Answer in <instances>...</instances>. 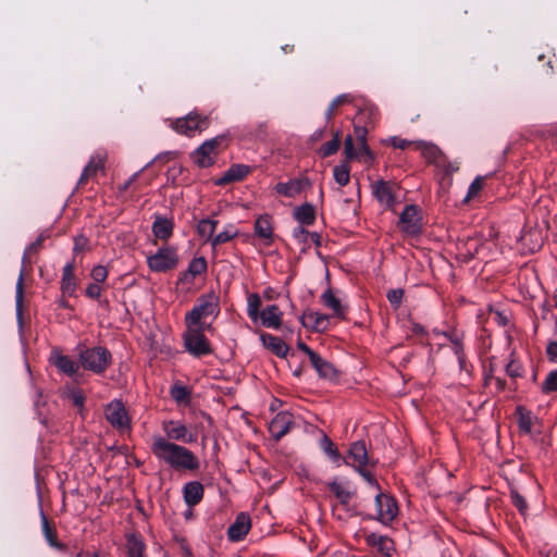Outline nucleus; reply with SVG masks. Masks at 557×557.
Returning <instances> with one entry per match:
<instances>
[{
  "label": "nucleus",
  "instance_id": "1",
  "mask_svg": "<svg viewBox=\"0 0 557 557\" xmlns=\"http://www.w3.org/2000/svg\"><path fill=\"white\" fill-rule=\"evenodd\" d=\"M151 451L158 460L177 471H196L200 467L198 457L190 449L161 435L153 436Z\"/></svg>",
  "mask_w": 557,
  "mask_h": 557
},
{
  "label": "nucleus",
  "instance_id": "2",
  "mask_svg": "<svg viewBox=\"0 0 557 557\" xmlns=\"http://www.w3.org/2000/svg\"><path fill=\"white\" fill-rule=\"evenodd\" d=\"M220 313V300L213 293L201 295L197 298L195 306L185 315V325L207 326V318H216Z\"/></svg>",
  "mask_w": 557,
  "mask_h": 557
},
{
  "label": "nucleus",
  "instance_id": "3",
  "mask_svg": "<svg viewBox=\"0 0 557 557\" xmlns=\"http://www.w3.org/2000/svg\"><path fill=\"white\" fill-rule=\"evenodd\" d=\"M79 367L95 374H103L112 364V354L103 346L85 348L78 354Z\"/></svg>",
  "mask_w": 557,
  "mask_h": 557
},
{
  "label": "nucleus",
  "instance_id": "4",
  "mask_svg": "<svg viewBox=\"0 0 557 557\" xmlns=\"http://www.w3.org/2000/svg\"><path fill=\"white\" fill-rule=\"evenodd\" d=\"M211 330V323L207 326L186 325V331L183 333V342L186 351L197 358L210 355L212 352V348L210 342L205 335V331Z\"/></svg>",
  "mask_w": 557,
  "mask_h": 557
},
{
  "label": "nucleus",
  "instance_id": "5",
  "mask_svg": "<svg viewBox=\"0 0 557 557\" xmlns=\"http://www.w3.org/2000/svg\"><path fill=\"white\" fill-rule=\"evenodd\" d=\"M209 124L210 120L208 116H201L198 113H188L184 117L176 119L171 125L176 133L193 137L197 133L207 129Z\"/></svg>",
  "mask_w": 557,
  "mask_h": 557
},
{
  "label": "nucleus",
  "instance_id": "6",
  "mask_svg": "<svg viewBox=\"0 0 557 557\" xmlns=\"http://www.w3.org/2000/svg\"><path fill=\"white\" fill-rule=\"evenodd\" d=\"M178 257L172 247H164L147 258L148 267L153 272H166L177 265Z\"/></svg>",
  "mask_w": 557,
  "mask_h": 557
},
{
  "label": "nucleus",
  "instance_id": "7",
  "mask_svg": "<svg viewBox=\"0 0 557 557\" xmlns=\"http://www.w3.org/2000/svg\"><path fill=\"white\" fill-rule=\"evenodd\" d=\"M224 140V137L218 136L206 140L193 153L191 159L200 168H208L214 163L218 146Z\"/></svg>",
  "mask_w": 557,
  "mask_h": 557
},
{
  "label": "nucleus",
  "instance_id": "8",
  "mask_svg": "<svg viewBox=\"0 0 557 557\" xmlns=\"http://www.w3.org/2000/svg\"><path fill=\"white\" fill-rule=\"evenodd\" d=\"M104 416L113 428L121 431L129 430L131 420L121 400L115 399L108 404L104 409Z\"/></svg>",
  "mask_w": 557,
  "mask_h": 557
},
{
  "label": "nucleus",
  "instance_id": "9",
  "mask_svg": "<svg viewBox=\"0 0 557 557\" xmlns=\"http://www.w3.org/2000/svg\"><path fill=\"white\" fill-rule=\"evenodd\" d=\"M376 519L387 525L389 524L398 512V507L393 497L382 492L375 494Z\"/></svg>",
  "mask_w": 557,
  "mask_h": 557
},
{
  "label": "nucleus",
  "instance_id": "10",
  "mask_svg": "<svg viewBox=\"0 0 557 557\" xmlns=\"http://www.w3.org/2000/svg\"><path fill=\"white\" fill-rule=\"evenodd\" d=\"M49 362L57 370L71 377L75 376L79 371V361L76 362L70 356L64 355L60 348H53L49 356Z\"/></svg>",
  "mask_w": 557,
  "mask_h": 557
},
{
  "label": "nucleus",
  "instance_id": "11",
  "mask_svg": "<svg viewBox=\"0 0 557 557\" xmlns=\"http://www.w3.org/2000/svg\"><path fill=\"white\" fill-rule=\"evenodd\" d=\"M162 429L166 435L165 438L170 442L180 441L189 444L196 441V436L190 433L187 426L181 421H163Z\"/></svg>",
  "mask_w": 557,
  "mask_h": 557
},
{
  "label": "nucleus",
  "instance_id": "12",
  "mask_svg": "<svg viewBox=\"0 0 557 557\" xmlns=\"http://www.w3.org/2000/svg\"><path fill=\"white\" fill-rule=\"evenodd\" d=\"M366 544L374 549L375 557H392L395 545L392 539L374 532L368 533L364 537Z\"/></svg>",
  "mask_w": 557,
  "mask_h": 557
},
{
  "label": "nucleus",
  "instance_id": "13",
  "mask_svg": "<svg viewBox=\"0 0 557 557\" xmlns=\"http://www.w3.org/2000/svg\"><path fill=\"white\" fill-rule=\"evenodd\" d=\"M420 220L418 208L413 205L406 206L399 216L400 230L408 235H418L421 232Z\"/></svg>",
  "mask_w": 557,
  "mask_h": 557
},
{
  "label": "nucleus",
  "instance_id": "14",
  "mask_svg": "<svg viewBox=\"0 0 557 557\" xmlns=\"http://www.w3.org/2000/svg\"><path fill=\"white\" fill-rule=\"evenodd\" d=\"M372 194L384 208L392 209L395 205V185L391 182L379 180L371 185Z\"/></svg>",
  "mask_w": 557,
  "mask_h": 557
},
{
  "label": "nucleus",
  "instance_id": "15",
  "mask_svg": "<svg viewBox=\"0 0 557 557\" xmlns=\"http://www.w3.org/2000/svg\"><path fill=\"white\" fill-rule=\"evenodd\" d=\"M413 149L420 151L429 163H433L437 168H444L446 165V156L436 145L423 140H416Z\"/></svg>",
  "mask_w": 557,
  "mask_h": 557
},
{
  "label": "nucleus",
  "instance_id": "16",
  "mask_svg": "<svg viewBox=\"0 0 557 557\" xmlns=\"http://www.w3.org/2000/svg\"><path fill=\"white\" fill-rule=\"evenodd\" d=\"M107 157L108 154L103 150L97 151L95 154H92L82 172V175L78 180V185H85L90 178H94L97 173L104 172Z\"/></svg>",
  "mask_w": 557,
  "mask_h": 557
},
{
  "label": "nucleus",
  "instance_id": "17",
  "mask_svg": "<svg viewBox=\"0 0 557 557\" xmlns=\"http://www.w3.org/2000/svg\"><path fill=\"white\" fill-rule=\"evenodd\" d=\"M293 424V417L289 412H278L269 423V432L276 441L286 435Z\"/></svg>",
  "mask_w": 557,
  "mask_h": 557
},
{
  "label": "nucleus",
  "instance_id": "18",
  "mask_svg": "<svg viewBox=\"0 0 557 557\" xmlns=\"http://www.w3.org/2000/svg\"><path fill=\"white\" fill-rule=\"evenodd\" d=\"M346 462L356 470L367 467L369 457L364 442L358 441L350 445Z\"/></svg>",
  "mask_w": 557,
  "mask_h": 557
},
{
  "label": "nucleus",
  "instance_id": "19",
  "mask_svg": "<svg viewBox=\"0 0 557 557\" xmlns=\"http://www.w3.org/2000/svg\"><path fill=\"white\" fill-rule=\"evenodd\" d=\"M310 186L307 177L293 178L286 183H277L274 187L275 191L282 196L294 198L299 195L306 187Z\"/></svg>",
  "mask_w": 557,
  "mask_h": 557
},
{
  "label": "nucleus",
  "instance_id": "20",
  "mask_svg": "<svg viewBox=\"0 0 557 557\" xmlns=\"http://www.w3.org/2000/svg\"><path fill=\"white\" fill-rule=\"evenodd\" d=\"M250 527V517L245 512L238 513L235 521L230 525L227 530L228 539L234 542L243 540L249 532Z\"/></svg>",
  "mask_w": 557,
  "mask_h": 557
},
{
  "label": "nucleus",
  "instance_id": "21",
  "mask_svg": "<svg viewBox=\"0 0 557 557\" xmlns=\"http://www.w3.org/2000/svg\"><path fill=\"white\" fill-rule=\"evenodd\" d=\"M74 262H67L62 269L61 293L63 296H74L77 287V280L74 274Z\"/></svg>",
  "mask_w": 557,
  "mask_h": 557
},
{
  "label": "nucleus",
  "instance_id": "22",
  "mask_svg": "<svg viewBox=\"0 0 557 557\" xmlns=\"http://www.w3.org/2000/svg\"><path fill=\"white\" fill-rule=\"evenodd\" d=\"M283 313L276 305H270L261 310L259 319L264 327L277 330L282 325Z\"/></svg>",
  "mask_w": 557,
  "mask_h": 557
},
{
  "label": "nucleus",
  "instance_id": "23",
  "mask_svg": "<svg viewBox=\"0 0 557 557\" xmlns=\"http://www.w3.org/2000/svg\"><path fill=\"white\" fill-rule=\"evenodd\" d=\"M250 173V168L245 164H233L230 169L215 181V184L223 186L233 182L244 180Z\"/></svg>",
  "mask_w": 557,
  "mask_h": 557
},
{
  "label": "nucleus",
  "instance_id": "24",
  "mask_svg": "<svg viewBox=\"0 0 557 557\" xmlns=\"http://www.w3.org/2000/svg\"><path fill=\"white\" fill-rule=\"evenodd\" d=\"M344 153L348 160L362 156H367L369 159L373 158L367 143H358L357 148H355L351 135H347L344 140Z\"/></svg>",
  "mask_w": 557,
  "mask_h": 557
},
{
  "label": "nucleus",
  "instance_id": "25",
  "mask_svg": "<svg viewBox=\"0 0 557 557\" xmlns=\"http://www.w3.org/2000/svg\"><path fill=\"white\" fill-rule=\"evenodd\" d=\"M301 323L313 331H324L327 327L329 318L325 314L309 311L302 314Z\"/></svg>",
  "mask_w": 557,
  "mask_h": 557
},
{
  "label": "nucleus",
  "instance_id": "26",
  "mask_svg": "<svg viewBox=\"0 0 557 557\" xmlns=\"http://www.w3.org/2000/svg\"><path fill=\"white\" fill-rule=\"evenodd\" d=\"M126 539V552L128 557H144L146 545L144 539L138 533H127Z\"/></svg>",
  "mask_w": 557,
  "mask_h": 557
},
{
  "label": "nucleus",
  "instance_id": "27",
  "mask_svg": "<svg viewBox=\"0 0 557 557\" xmlns=\"http://www.w3.org/2000/svg\"><path fill=\"white\" fill-rule=\"evenodd\" d=\"M174 223L172 220L163 216H157L152 223L153 235L162 240H168L173 234Z\"/></svg>",
  "mask_w": 557,
  "mask_h": 557
},
{
  "label": "nucleus",
  "instance_id": "28",
  "mask_svg": "<svg viewBox=\"0 0 557 557\" xmlns=\"http://www.w3.org/2000/svg\"><path fill=\"white\" fill-rule=\"evenodd\" d=\"M310 362L321 377L334 379L336 376V370L333 364L323 359L319 354H311Z\"/></svg>",
  "mask_w": 557,
  "mask_h": 557
},
{
  "label": "nucleus",
  "instance_id": "29",
  "mask_svg": "<svg viewBox=\"0 0 557 557\" xmlns=\"http://www.w3.org/2000/svg\"><path fill=\"white\" fill-rule=\"evenodd\" d=\"M293 216L300 225L309 226L315 222V209L311 203L306 202L295 208Z\"/></svg>",
  "mask_w": 557,
  "mask_h": 557
},
{
  "label": "nucleus",
  "instance_id": "30",
  "mask_svg": "<svg viewBox=\"0 0 557 557\" xmlns=\"http://www.w3.org/2000/svg\"><path fill=\"white\" fill-rule=\"evenodd\" d=\"M203 497V486L200 482H189L184 486V499L188 506H195Z\"/></svg>",
  "mask_w": 557,
  "mask_h": 557
},
{
  "label": "nucleus",
  "instance_id": "31",
  "mask_svg": "<svg viewBox=\"0 0 557 557\" xmlns=\"http://www.w3.org/2000/svg\"><path fill=\"white\" fill-rule=\"evenodd\" d=\"M327 486L343 506H347L354 497L355 493L349 490L347 483L334 480L330 482Z\"/></svg>",
  "mask_w": 557,
  "mask_h": 557
},
{
  "label": "nucleus",
  "instance_id": "32",
  "mask_svg": "<svg viewBox=\"0 0 557 557\" xmlns=\"http://www.w3.org/2000/svg\"><path fill=\"white\" fill-rule=\"evenodd\" d=\"M516 414L518 418L519 431L523 434H530L534 422L537 420L536 417L522 406L517 407Z\"/></svg>",
  "mask_w": 557,
  "mask_h": 557
},
{
  "label": "nucleus",
  "instance_id": "33",
  "mask_svg": "<svg viewBox=\"0 0 557 557\" xmlns=\"http://www.w3.org/2000/svg\"><path fill=\"white\" fill-rule=\"evenodd\" d=\"M170 396L177 405L188 406L191 401V391L180 382L171 386Z\"/></svg>",
  "mask_w": 557,
  "mask_h": 557
},
{
  "label": "nucleus",
  "instance_id": "34",
  "mask_svg": "<svg viewBox=\"0 0 557 557\" xmlns=\"http://www.w3.org/2000/svg\"><path fill=\"white\" fill-rule=\"evenodd\" d=\"M321 300L326 308L333 311L334 315L338 318L345 317L346 308L342 305L341 300L334 295L332 289L325 290L321 296Z\"/></svg>",
  "mask_w": 557,
  "mask_h": 557
},
{
  "label": "nucleus",
  "instance_id": "35",
  "mask_svg": "<svg viewBox=\"0 0 557 557\" xmlns=\"http://www.w3.org/2000/svg\"><path fill=\"white\" fill-rule=\"evenodd\" d=\"M262 343L265 347L271 349L278 357H286L288 352V346L278 337L271 334L261 335Z\"/></svg>",
  "mask_w": 557,
  "mask_h": 557
},
{
  "label": "nucleus",
  "instance_id": "36",
  "mask_svg": "<svg viewBox=\"0 0 557 557\" xmlns=\"http://www.w3.org/2000/svg\"><path fill=\"white\" fill-rule=\"evenodd\" d=\"M255 233L258 237L269 242L273 238V226L271 216L268 214L261 215L256 220Z\"/></svg>",
  "mask_w": 557,
  "mask_h": 557
},
{
  "label": "nucleus",
  "instance_id": "37",
  "mask_svg": "<svg viewBox=\"0 0 557 557\" xmlns=\"http://www.w3.org/2000/svg\"><path fill=\"white\" fill-rule=\"evenodd\" d=\"M62 397L69 400L72 406L77 408L79 412H83L86 401V396L79 387H66L62 393Z\"/></svg>",
  "mask_w": 557,
  "mask_h": 557
},
{
  "label": "nucleus",
  "instance_id": "38",
  "mask_svg": "<svg viewBox=\"0 0 557 557\" xmlns=\"http://www.w3.org/2000/svg\"><path fill=\"white\" fill-rule=\"evenodd\" d=\"M206 271H207V261H206V259L203 257L194 258L190 261L187 271L183 274L182 281L190 282L197 275L206 273Z\"/></svg>",
  "mask_w": 557,
  "mask_h": 557
},
{
  "label": "nucleus",
  "instance_id": "39",
  "mask_svg": "<svg viewBox=\"0 0 557 557\" xmlns=\"http://www.w3.org/2000/svg\"><path fill=\"white\" fill-rule=\"evenodd\" d=\"M41 524H42V533L51 547H54L59 550H64L65 545L58 541L57 531L53 527L50 525L47 517L45 515L41 516Z\"/></svg>",
  "mask_w": 557,
  "mask_h": 557
},
{
  "label": "nucleus",
  "instance_id": "40",
  "mask_svg": "<svg viewBox=\"0 0 557 557\" xmlns=\"http://www.w3.org/2000/svg\"><path fill=\"white\" fill-rule=\"evenodd\" d=\"M444 336L451 343V349L457 357L460 369H465L466 356L463 352V346L461 338L455 333H444Z\"/></svg>",
  "mask_w": 557,
  "mask_h": 557
},
{
  "label": "nucleus",
  "instance_id": "41",
  "mask_svg": "<svg viewBox=\"0 0 557 557\" xmlns=\"http://www.w3.org/2000/svg\"><path fill=\"white\" fill-rule=\"evenodd\" d=\"M334 181L339 187L346 186L350 181V169L347 163H341L333 168Z\"/></svg>",
  "mask_w": 557,
  "mask_h": 557
},
{
  "label": "nucleus",
  "instance_id": "42",
  "mask_svg": "<svg viewBox=\"0 0 557 557\" xmlns=\"http://www.w3.org/2000/svg\"><path fill=\"white\" fill-rule=\"evenodd\" d=\"M341 146V133L336 131L333 138L323 144L319 150L321 157L326 158L337 152Z\"/></svg>",
  "mask_w": 557,
  "mask_h": 557
},
{
  "label": "nucleus",
  "instance_id": "43",
  "mask_svg": "<svg viewBox=\"0 0 557 557\" xmlns=\"http://www.w3.org/2000/svg\"><path fill=\"white\" fill-rule=\"evenodd\" d=\"M261 299L256 293L249 294L247 297V313L252 321H257L260 315Z\"/></svg>",
  "mask_w": 557,
  "mask_h": 557
},
{
  "label": "nucleus",
  "instance_id": "44",
  "mask_svg": "<svg viewBox=\"0 0 557 557\" xmlns=\"http://www.w3.org/2000/svg\"><path fill=\"white\" fill-rule=\"evenodd\" d=\"M216 224L214 220L203 219L198 223L197 232L201 237L212 240Z\"/></svg>",
  "mask_w": 557,
  "mask_h": 557
},
{
  "label": "nucleus",
  "instance_id": "45",
  "mask_svg": "<svg viewBox=\"0 0 557 557\" xmlns=\"http://www.w3.org/2000/svg\"><path fill=\"white\" fill-rule=\"evenodd\" d=\"M24 273L23 269L20 272L18 280L16 282V293H15V305H16V313L18 317L23 313V299H24V287H23Z\"/></svg>",
  "mask_w": 557,
  "mask_h": 557
},
{
  "label": "nucleus",
  "instance_id": "46",
  "mask_svg": "<svg viewBox=\"0 0 557 557\" xmlns=\"http://www.w3.org/2000/svg\"><path fill=\"white\" fill-rule=\"evenodd\" d=\"M237 235V231L234 226L230 225L226 230L223 232H220L218 235H215L212 238V246L215 247L218 245H222L224 243L230 242Z\"/></svg>",
  "mask_w": 557,
  "mask_h": 557
},
{
  "label": "nucleus",
  "instance_id": "47",
  "mask_svg": "<svg viewBox=\"0 0 557 557\" xmlns=\"http://www.w3.org/2000/svg\"><path fill=\"white\" fill-rule=\"evenodd\" d=\"M544 394H550L557 391V370L550 371L541 385Z\"/></svg>",
  "mask_w": 557,
  "mask_h": 557
},
{
  "label": "nucleus",
  "instance_id": "48",
  "mask_svg": "<svg viewBox=\"0 0 557 557\" xmlns=\"http://www.w3.org/2000/svg\"><path fill=\"white\" fill-rule=\"evenodd\" d=\"M483 185H484V176H476L468 188V193L465 198V202H468L471 199L475 198L482 190Z\"/></svg>",
  "mask_w": 557,
  "mask_h": 557
},
{
  "label": "nucleus",
  "instance_id": "49",
  "mask_svg": "<svg viewBox=\"0 0 557 557\" xmlns=\"http://www.w3.org/2000/svg\"><path fill=\"white\" fill-rule=\"evenodd\" d=\"M510 498L515 507L521 512V515H527L528 504L524 497L516 490L510 491Z\"/></svg>",
  "mask_w": 557,
  "mask_h": 557
},
{
  "label": "nucleus",
  "instance_id": "50",
  "mask_svg": "<svg viewBox=\"0 0 557 557\" xmlns=\"http://www.w3.org/2000/svg\"><path fill=\"white\" fill-rule=\"evenodd\" d=\"M304 226L305 225H299V226L295 227L293 231V237L295 238V240L298 244L304 245V248H305V247H309L310 232H308Z\"/></svg>",
  "mask_w": 557,
  "mask_h": 557
},
{
  "label": "nucleus",
  "instance_id": "51",
  "mask_svg": "<svg viewBox=\"0 0 557 557\" xmlns=\"http://www.w3.org/2000/svg\"><path fill=\"white\" fill-rule=\"evenodd\" d=\"M321 448L331 458L335 460L339 459L341 455L338 453V449L334 446L333 442L326 435H324L321 440Z\"/></svg>",
  "mask_w": 557,
  "mask_h": 557
},
{
  "label": "nucleus",
  "instance_id": "52",
  "mask_svg": "<svg viewBox=\"0 0 557 557\" xmlns=\"http://www.w3.org/2000/svg\"><path fill=\"white\" fill-rule=\"evenodd\" d=\"M387 300L394 309H398L403 302L404 290L401 288L391 289L387 292Z\"/></svg>",
  "mask_w": 557,
  "mask_h": 557
},
{
  "label": "nucleus",
  "instance_id": "53",
  "mask_svg": "<svg viewBox=\"0 0 557 557\" xmlns=\"http://www.w3.org/2000/svg\"><path fill=\"white\" fill-rule=\"evenodd\" d=\"M108 269L103 265H96L92 268L90 276L94 281V283L102 284L106 282L108 277Z\"/></svg>",
  "mask_w": 557,
  "mask_h": 557
},
{
  "label": "nucleus",
  "instance_id": "54",
  "mask_svg": "<svg viewBox=\"0 0 557 557\" xmlns=\"http://www.w3.org/2000/svg\"><path fill=\"white\" fill-rule=\"evenodd\" d=\"M102 286L101 284H97V283H90L88 284V286L86 287V290H85V294L88 298L90 299H100L101 295H102Z\"/></svg>",
  "mask_w": 557,
  "mask_h": 557
},
{
  "label": "nucleus",
  "instance_id": "55",
  "mask_svg": "<svg viewBox=\"0 0 557 557\" xmlns=\"http://www.w3.org/2000/svg\"><path fill=\"white\" fill-rule=\"evenodd\" d=\"M388 143L397 149L405 150L409 147H413L414 141L407 140L405 138H401L399 136H393L388 139Z\"/></svg>",
  "mask_w": 557,
  "mask_h": 557
},
{
  "label": "nucleus",
  "instance_id": "56",
  "mask_svg": "<svg viewBox=\"0 0 557 557\" xmlns=\"http://www.w3.org/2000/svg\"><path fill=\"white\" fill-rule=\"evenodd\" d=\"M506 372L510 377H518L522 375V367L519 362L511 360L507 367Z\"/></svg>",
  "mask_w": 557,
  "mask_h": 557
},
{
  "label": "nucleus",
  "instance_id": "57",
  "mask_svg": "<svg viewBox=\"0 0 557 557\" xmlns=\"http://www.w3.org/2000/svg\"><path fill=\"white\" fill-rule=\"evenodd\" d=\"M357 471L360 473V475L366 480V482L370 486H372L376 491L381 492L377 481L374 479V476L368 470H366V468L358 469Z\"/></svg>",
  "mask_w": 557,
  "mask_h": 557
},
{
  "label": "nucleus",
  "instance_id": "58",
  "mask_svg": "<svg viewBox=\"0 0 557 557\" xmlns=\"http://www.w3.org/2000/svg\"><path fill=\"white\" fill-rule=\"evenodd\" d=\"M354 99L355 98L351 94H342V95L337 96L333 100V102L339 108L341 106L352 103Z\"/></svg>",
  "mask_w": 557,
  "mask_h": 557
},
{
  "label": "nucleus",
  "instance_id": "59",
  "mask_svg": "<svg viewBox=\"0 0 557 557\" xmlns=\"http://www.w3.org/2000/svg\"><path fill=\"white\" fill-rule=\"evenodd\" d=\"M41 244H42V239L38 238L35 243L30 244L26 248V250L24 252V257H23V263L26 262V259L30 256V253L37 251L41 247Z\"/></svg>",
  "mask_w": 557,
  "mask_h": 557
},
{
  "label": "nucleus",
  "instance_id": "60",
  "mask_svg": "<svg viewBox=\"0 0 557 557\" xmlns=\"http://www.w3.org/2000/svg\"><path fill=\"white\" fill-rule=\"evenodd\" d=\"M174 539H175L176 543L180 545V548L182 549L183 555H185L187 557H191V550L188 546L187 541L184 537L177 536V535H175Z\"/></svg>",
  "mask_w": 557,
  "mask_h": 557
},
{
  "label": "nucleus",
  "instance_id": "61",
  "mask_svg": "<svg viewBox=\"0 0 557 557\" xmlns=\"http://www.w3.org/2000/svg\"><path fill=\"white\" fill-rule=\"evenodd\" d=\"M546 354L550 361L557 362V342H552L547 345Z\"/></svg>",
  "mask_w": 557,
  "mask_h": 557
},
{
  "label": "nucleus",
  "instance_id": "62",
  "mask_svg": "<svg viewBox=\"0 0 557 557\" xmlns=\"http://www.w3.org/2000/svg\"><path fill=\"white\" fill-rule=\"evenodd\" d=\"M368 131L363 126H355V136L357 143H367Z\"/></svg>",
  "mask_w": 557,
  "mask_h": 557
},
{
  "label": "nucleus",
  "instance_id": "63",
  "mask_svg": "<svg viewBox=\"0 0 557 557\" xmlns=\"http://www.w3.org/2000/svg\"><path fill=\"white\" fill-rule=\"evenodd\" d=\"M441 169L444 170L446 174H453L459 170V164L457 162H451L446 158V165Z\"/></svg>",
  "mask_w": 557,
  "mask_h": 557
},
{
  "label": "nucleus",
  "instance_id": "64",
  "mask_svg": "<svg viewBox=\"0 0 557 557\" xmlns=\"http://www.w3.org/2000/svg\"><path fill=\"white\" fill-rule=\"evenodd\" d=\"M75 557H102L99 552L96 550H85L79 552Z\"/></svg>",
  "mask_w": 557,
  "mask_h": 557
}]
</instances>
